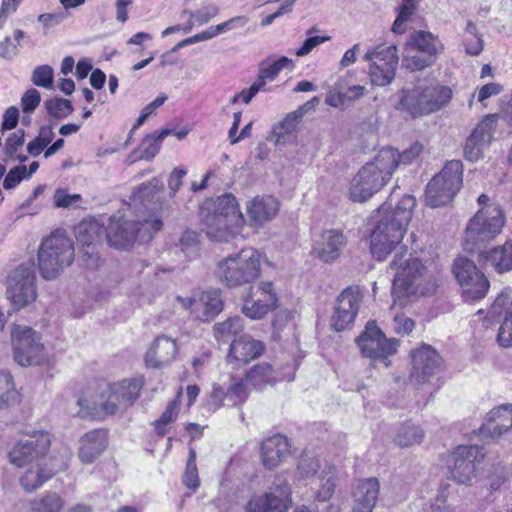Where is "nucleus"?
Instances as JSON below:
<instances>
[{
  "mask_svg": "<svg viewBox=\"0 0 512 512\" xmlns=\"http://www.w3.org/2000/svg\"><path fill=\"white\" fill-rule=\"evenodd\" d=\"M418 9V5L402 1L398 8L397 17L392 25V31L396 34H402L406 30L405 23L411 20V17Z\"/></svg>",
  "mask_w": 512,
  "mask_h": 512,
  "instance_id": "8fccbe9b",
  "label": "nucleus"
},
{
  "mask_svg": "<svg viewBox=\"0 0 512 512\" xmlns=\"http://www.w3.org/2000/svg\"><path fill=\"white\" fill-rule=\"evenodd\" d=\"M163 222L157 217L128 220L125 217H111L109 225L104 228V235L110 246L125 249L136 239L145 240L152 233L160 231Z\"/></svg>",
  "mask_w": 512,
  "mask_h": 512,
  "instance_id": "39448f33",
  "label": "nucleus"
},
{
  "mask_svg": "<svg viewBox=\"0 0 512 512\" xmlns=\"http://www.w3.org/2000/svg\"><path fill=\"white\" fill-rule=\"evenodd\" d=\"M198 244L197 235L192 231H185L179 241L181 250L187 255L197 252Z\"/></svg>",
  "mask_w": 512,
  "mask_h": 512,
  "instance_id": "774afa93",
  "label": "nucleus"
},
{
  "mask_svg": "<svg viewBox=\"0 0 512 512\" xmlns=\"http://www.w3.org/2000/svg\"><path fill=\"white\" fill-rule=\"evenodd\" d=\"M483 457L481 448L476 445L458 446L447 459L451 478L458 484L470 483L475 473V463Z\"/></svg>",
  "mask_w": 512,
  "mask_h": 512,
  "instance_id": "4468645a",
  "label": "nucleus"
},
{
  "mask_svg": "<svg viewBox=\"0 0 512 512\" xmlns=\"http://www.w3.org/2000/svg\"><path fill=\"white\" fill-rule=\"evenodd\" d=\"M380 483L375 477L359 480L353 492V512H372L379 496Z\"/></svg>",
  "mask_w": 512,
  "mask_h": 512,
  "instance_id": "a878e982",
  "label": "nucleus"
},
{
  "mask_svg": "<svg viewBox=\"0 0 512 512\" xmlns=\"http://www.w3.org/2000/svg\"><path fill=\"white\" fill-rule=\"evenodd\" d=\"M511 289H505L494 300L489 314L491 317L501 316L504 313V319L500 325L497 341L502 347L512 346V298Z\"/></svg>",
  "mask_w": 512,
  "mask_h": 512,
  "instance_id": "aec40b11",
  "label": "nucleus"
},
{
  "mask_svg": "<svg viewBox=\"0 0 512 512\" xmlns=\"http://www.w3.org/2000/svg\"><path fill=\"white\" fill-rule=\"evenodd\" d=\"M357 344L364 357L374 363H382L387 368L390 365L388 358L396 353L399 343L394 338H386L375 324L368 323L365 331L357 338Z\"/></svg>",
  "mask_w": 512,
  "mask_h": 512,
  "instance_id": "f8f14e48",
  "label": "nucleus"
},
{
  "mask_svg": "<svg viewBox=\"0 0 512 512\" xmlns=\"http://www.w3.org/2000/svg\"><path fill=\"white\" fill-rule=\"evenodd\" d=\"M407 46L409 50H414L417 53L426 54L436 59L444 49L437 36L422 30L414 31L410 35Z\"/></svg>",
  "mask_w": 512,
  "mask_h": 512,
  "instance_id": "473e14b6",
  "label": "nucleus"
},
{
  "mask_svg": "<svg viewBox=\"0 0 512 512\" xmlns=\"http://www.w3.org/2000/svg\"><path fill=\"white\" fill-rule=\"evenodd\" d=\"M142 382L140 380H124L113 386L117 393L122 407L125 409L132 406L140 395Z\"/></svg>",
  "mask_w": 512,
  "mask_h": 512,
  "instance_id": "ea45409f",
  "label": "nucleus"
},
{
  "mask_svg": "<svg viewBox=\"0 0 512 512\" xmlns=\"http://www.w3.org/2000/svg\"><path fill=\"white\" fill-rule=\"evenodd\" d=\"M298 471L303 478L314 476L320 468L319 461L313 457L302 455L298 463Z\"/></svg>",
  "mask_w": 512,
  "mask_h": 512,
  "instance_id": "e2e57ef3",
  "label": "nucleus"
},
{
  "mask_svg": "<svg viewBox=\"0 0 512 512\" xmlns=\"http://www.w3.org/2000/svg\"><path fill=\"white\" fill-rule=\"evenodd\" d=\"M73 241L64 233L56 232L47 237L39 248L38 266L46 280L55 279L74 260Z\"/></svg>",
  "mask_w": 512,
  "mask_h": 512,
  "instance_id": "423d86ee",
  "label": "nucleus"
},
{
  "mask_svg": "<svg viewBox=\"0 0 512 512\" xmlns=\"http://www.w3.org/2000/svg\"><path fill=\"white\" fill-rule=\"evenodd\" d=\"M27 167L25 165H18L12 168L3 181V188L10 190L15 188L24 178H26Z\"/></svg>",
  "mask_w": 512,
  "mask_h": 512,
  "instance_id": "680f3d73",
  "label": "nucleus"
},
{
  "mask_svg": "<svg viewBox=\"0 0 512 512\" xmlns=\"http://www.w3.org/2000/svg\"><path fill=\"white\" fill-rule=\"evenodd\" d=\"M290 454V443L286 436L275 434L261 443V459L265 468H276Z\"/></svg>",
  "mask_w": 512,
  "mask_h": 512,
  "instance_id": "b1692460",
  "label": "nucleus"
},
{
  "mask_svg": "<svg viewBox=\"0 0 512 512\" xmlns=\"http://www.w3.org/2000/svg\"><path fill=\"white\" fill-rule=\"evenodd\" d=\"M396 158L397 154L392 147L381 149L353 177L349 188L350 199L354 202H365L379 192L394 173Z\"/></svg>",
  "mask_w": 512,
  "mask_h": 512,
  "instance_id": "f03ea898",
  "label": "nucleus"
},
{
  "mask_svg": "<svg viewBox=\"0 0 512 512\" xmlns=\"http://www.w3.org/2000/svg\"><path fill=\"white\" fill-rule=\"evenodd\" d=\"M177 353L176 342L164 335L158 336L147 351L145 362L147 366L158 368L170 363Z\"/></svg>",
  "mask_w": 512,
  "mask_h": 512,
  "instance_id": "c756f323",
  "label": "nucleus"
},
{
  "mask_svg": "<svg viewBox=\"0 0 512 512\" xmlns=\"http://www.w3.org/2000/svg\"><path fill=\"white\" fill-rule=\"evenodd\" d=\"M424 432L411 422L402 423L396 430L394 442L400 447H409L420 444L423 440Z\"/></svg>",
  "mask_w": 512,
  "mask_h": 512,
  "instance_id": "58836bf2",
  "label": "nucleus"
},
{
  "mask_svg": "<svg viewBox=\"0 0 512 512\" xmlns=\"http://www.w3.org/2000/svg\"><path fill=\"white\" fill-rule=\"evenodd\" d=\"M203 231L209 239L228 242L240 234L243 222L201 211Z\"/></svg>",
  "mask_w": 512,
  "mask_h": 512,
  "instance_id": "6ab92c4d",
  "label": "nucleus"
},
{
  "mask_svg": "<svg viewBox=\"0 0 512 512\" xmlns=\"http://www.w3.org/2000/svg\"><path fill=\"white\" fill-rule=\"evenodd\" d=\"M24 130L19 129L9 135L5 141L3 152L8 158H13L20 147L24 144Z\"/></svg>",
  "mask_w": 512,
  "mask_h": 512,
  "instance_id": "13d9d810",
  "label": "nucleus"
},
{
  "mask_svg": "<svg viewBox=\"0 0 512 512\" xmlns=\"http://www.w3.org/2000/svg\"><path fill=\"white\" fill-rule=\"evenodd\" d=\"M184 305H189L202 322L212 321L223 310L221 292L218 289L204 291L198 299L189 298Z\"/></svg>",
  "mask_w": 512,
  "mask_h": 512,
  "instance_id": "5701e85b",
  "label": "nucleus"
},
{
  "mask_svg": "<svg viewBox=\"0 0 512 512\" xmlns=\"http://www.w3.org/2000/svg\"><path fill=\"white\" fill-rule=\"evenodd\" d=\"M80 200V194H68L64 189H57L54 194L55 206L59 208L75 206Z\"/></svg>",
  "mask_w": 512,
  "mask_h": 512,
  "instance_id": "0e129e2a",
  "label": "nucleus"
},
{
  "mask_svg": "<svg viewBox=\"0 0 512 512\" xmlns=\"http://www.w3.org/2000/svg\"><path fill=\"white\" fill-rule=\"evenodd\" d=\"M182 481L183 484L192 491H196L200 486L198 469L196 465V451L194 448L189 449V457L186 463Z\"/></svg>",
  "mask_w": 512,
  "mask_h": 512,
  "instance_id": "de8ad7c7",
  "label": "nucleus"
},
{
  "mask_svg": "<svg viewBox=\"0 0 512 512\" xmlns=\"http://www.w3.org/2000/svg\"><path fill=\"white\" fill-rule=\"evenodd\" d=\"M68 451L65 450L60 457L49 456V461L38 463L36 469H28L20 478V483L26 491H34L52 478L57 472L66 469Z\"/></svg>",
  "mask_w": 512,
  "mask_h": 512,
  "instance_id": "dca6fc26",
  "label": "nucleus"
},
{
  "mask_svg": "<svg viewBox=\"0 0 512 512\" xmlns=\"http://www.w3.org/2000/svg\"><path fill=\"white\" fill-rule=\"evenodd\" d=\"M182 14H188L190 18H194L199 25H204L219 14V7L216 4H209L195 12L184 10Z\"/></svg>",
  "mask_w": 512,
  "mask_h": 512,
  "instance_id": "4d7b16f0",
  "label": "nucleus"
},
{
  "mask_svg": "<svg viewBox=\"0 0 512 512\" xmlns=\"http://www.w3.org/2000/svg\"><path fill=\"white\" fill-rule=\"evenodd\" d=\"M303 116L301 109L289 113L279 124L273 127L272 133L275 137V142L279 144L281 141H285L287 135L292 134L297 127L300 119Z\"/></svg>",
  "mask_w": 512,
  "mask_h": 512,
  "instance_id": "37998d69",
  "label": "nucleus"
},
{
  "mask_svg": "<svg viewBox=\"0 0 512 512\" xmlns=\"http://www.w3.org/2000/svg\"><path fill=\"white\" fill-rule=\"evenodd\" d=\"M225 390L220 385H214L213 390L207 401L209 410H216L221 406H227Z\"/></svg>",
  "mask_w": 512,
  "mask_h": 512,
  "instance_id": "69168bd1",
  "label": "nucleus"
},
{
  "mask_svg": "<svg viewBox=\"0 0 512 512\" xmlns=\"http://www.w3.org/2000/svg\"><path fill=\"white\" fill-rule=\"evenodd\" d=\"M213 329L218 341H227L228 338L242 331L243 321L239 316L230 317L223 322L216 323Z\"/></svg>",
  "mask_w": 512,
  "mask_h": 512,
  "instance_id": "49530a36",
  "label": "nucleus"
},
{
  "mask_svg": "<svg viewBox=\"0 0 512 512\" xmlns=\"http://www.w3.org/2000/svg\"><path fill=\"white\" fill-rule=\"evenodd\" d=\"M453 273L458 280L463 293H473L467 280L473 278L476 274L482 273L473 261L466 257H458L453 264Z\"/></svg>",
  "mask_w": 512,
  "mask_h": 512,
  "instance_id": "4c0bfd02",
  "label": "nucleus"
},
{
  "mask_svg": "<svg viewBox=\"0 0 512 512\" xmlns=\"http://www.w3.org/2000/svg\"><path fill=\"white\" fill-rule=\"evenodd\" d=\"M452 91L446 86L418 84L400 92L397 110L407 112L413 118L438 111L451 99Z\"/></svg>",
  "mask_w": 512,
  "mask_h": 512,
  "instance_id": "20e7f679",
  "label": "nucleus"
},
{
  "mask_svg": "<svg viewBox=\"0 0 512 512\" xmlns=\"http://www.w3.org/2000/svg\"><path fill=\"white\" fill-rule=\"evenodd\" d=\"M63 500L56 493H48L32 503V512H60Z\"/></svg>",
  "mask_w": 512,
  "mask_h": 512,
  "instance_id": "3c124183",
  "label": "nucleus"
},
{
  "mask_svg": "<svg viewBox=\"0 0 512 512\" xmlns=\"http://www.w3.org/2000/svg\"><path fill=\"white\" fill-rule=\"evenodd\" d=\"M201 211L223 216L228 219L243 222L237 199L231 193L223 194L215 199L205 201Z\"/></svg>",
  "mask_w": 512,
  "mask_h": 512,
  "instance_id": "7c9ffc66",
  "label": "nucleus"
},
{
  "mask_svg": "<svg viewBox=\"0 0 512 512\" xmlns=\"http://www.w3.org/2000/svg\"><path fill=\"white\" fill-rule=\"evenodd\" d=\"M363 59L371 62L369 76L372 84L386 86L395 78L399 62L398 50L395 45H378L369 49Z\"/></svg>",
  "mask_w": 512,
  "mask_h": 512,
  "instance_id": "9b49d317",
  "label": "nucleus"
},
{
  "mask_svg": "<svg viewBox=\"0 0 512 512\" xmlns=\"http://www.w3.org/2000/svg\"><path fill=\"white\" fill-rule=\"evenodd\" d=\"M347 239L338 229L325 230L314 244V253L325 263L335 261L341 254Z\"/></svg>",
  "mask_w": 512,
  "mask_h": 512,
  "instance_id": "4be33fe9",
  "label": "nucleus"
},
{
  "mask_svg": "<svg viewBox=\"0 0 512 512\" xmlns=\"http://www.w3.org/2000/svg\"><path fill=\"white\" fill-rule=\"evenodd\" d=\"M392 150L397 154L395 169L399 164H410L414 159H416L423 150L422 144L419 142L413 143L408 149L404 150L402 153H399L398 150L392 148Z\"/></svg>",
  "mask_w": 512,
  "mask_h": 512,
  "instance_id": "bf43d9fd",
  "label": "nucleus"
},
{
  "mask_svg": "<svg viewBox=\"0 0 512 512\" xmlns=\"http://www.w3.org/2000/svg\"><path fill=\"white\" fill-rule=\"evenodd\" d=\"M336 475L337 470L334 466H329L322 471L320 479L321 486L315 494V497L318 501H328L332 497L336 487Z\"/></svg>",
  "mask_w": 512,
  "mask_h": 512,
  "instance_id": "a18cd8bd",
  "label": "nucleus"
},
{
  "mask_svg": "<svg viewBox=\"0 0 512 512\" xmlns=\"http://www.w3.org/2000/svg\"><path fill=\"white\" fill-rule=\"evenodd\" d=\"M436 61V58H433L431 56H428L426 54L417 53L404 57L405 65L408 69H411L413 71H420L423 70L431 65H433Z\"/></svg>",
  "mask_w": 512,
  "mask_h": 512,
  "instance_id": "6e6d98bb",
  "label": "nucleus"
},
{
  "mask_svg": "<svg viewBox=\"0 0 512 512\" xmlns=\"http://www.w3.org/2000/svg\"><path fill=\"white\" fill-rule=\"evenodd\" d=\"M287 501L274 493L253 496L245 506V512H287Z\"/></svg>",
  "mask_w": 512,
  "mask_h": 512,
  "instance_id": "72a5a7b5",
  "label": "nucleus"
},
{
  "mask_svg": "<svg viewBox=\"0 0 512 512\" xmlns=\"http://www.w3.org/2000/svg\"><path fill=\"white\" fill-rule=\"evenodd\" d=\"M50 436L45 431H37L27 439L20 440L9 452V459L17 467L49 461L46 454L50 448Z\"/></svg>",
  "mask_w": 512,
  "mask_h": 512,
  "instance_id": "ddd939ff",
  "label": "nucleus"
},
{
  "mask_svg": "<svg viewBox=\"0 0 512 512\" xmlns=\"http://www.w3.org/2000/svg\"><path fill=\"white\" fill-rule=\"evenodd\" d=\"M35 279L33 261L20 264L11 273L6 293L15 308L21 309L35 301L37 297Z\"/></svg>",
  "mask_w": 512,
  "mask_h": 512,
  "instance_id": "9d476101",
  "label": "nucleus"
},
{
  "mask_svg": "<svg viewBox=\"0 0 512 512\" xmlns=\"http://www.w3.org/2000/svg\"><path fill=\"white\" fill-rule=\"evenodd\" d=\"M173 129H162L147 135L141 141L139 148L134 151L140 152L139 158L151 161L159 153L163 140L171 135Z\"/></svg>",
  "mask_w": 512,
  "mask_h": 512,
  "instance_id": "c9c22d12",
  "label": "nucleus"
},
{
  "mask_svg": "<svg viewBox=\"0 0 512 512\" xmlns=\"http://www.w3.org/2000/svg\"><path fill=\"white\" fill-rule=\"evenodd\" d=\"M14 360L21 366L39 365L45 359L44 345L39 333L26 325L11 328Z\"/></svg>",
  "mask_w": 512,
  "mask_h": 512,
  "instance_id": "1a4fd4ad",
  "label": "nucleus"
},
{
  "mask_svg": "<svg viewBox=\"0 0 512 512\" xmlns=\"http://www.w3.org/2000/svg\"><path fill=\"white\" fill-rule=\"evenodd\" d=\"M504 226V214L499 206L481 208L468 222L463 246L466 251H481V245L493 240Z\"/></svg>",
  "mask_w": 512,
  "mask_h": 512,
  "instance_id": "0eeeda50",
  "label": "nucleus"
},
{
  "mask_svg": "<svg viewBox=\"0 0 512 512\" xmlns=\"http://www.w3.org/2000/svg\"><path fill=\"white\" fill-rule=\"evenodd\" d=\"M479 260L489 264L498 273L512 270V241L496 246L488 251H479Z\"/></svg>",
  "mask_w": 512,
  "mask_h": 512,
  "instance_id": "2f4dec72",
  "label": "nucleus"
},
{
  "mask_svg": "<svg viewBox=\"0 0 512 512\" xmlns=\"http://www.w3.org/2000/svg\"><path fill=\"white\" fill-rule=\"evenodd\" d=\"M276 380L272 366L266 362L256 364L245 373L246 384L255 389H262L265 384H271Z\"/></svg>",
  "mask_w": 512,
  "mask_h": 512,
  "instance_id": "e433bc0d",
  "label": "nucleus"
},
{
  "mask_svg": "<svg viewBox=\"0 0 512 512\" xmlns=\"http://www.w3.org/2000/svg\"><path fill=\"white\" fill-rule=\"evenodd\" d=\"M107 447V432L94 429L79 439L78 456L83 463L90 464L98 458Z\"/></svg>",
  "mask_w": 512,
  "mask_h": 512,
  "instance_id": "bb28decb",
  "label": "nucleus"
},
{
  "mask_svg": "<svg viewBox=\"0 0 512 512\" xmlns=\"http://www.w3.org/2000/svg\"><path fill=\"white\" fill-rule=\"evenodd\" d=\"M467 284H469L473 293H463L466 301H475L484 298L490 286L489 281L483 273L476 274L473 278L467 280Z\"/></svg>",
  "mask_w": 512,
  "mask_h": 512,
  "instance_id": "09e8293b",
  "label": "nucleus"
},
{
  "mask_svg": "<svg viewBox=\"0 0 512 512\" xmlns=\"http://www.w3.org/2000/svg\"><path fill=\"white\" fill-rule=\"evenodd\" d=\"M331 39L330 36H312L308 37L302 44V46L296 51L298 57L308 55L315 47L325 43Z\"/></svg>",
  "mask_w": 512,
  "mask_h": 512,
  "instance_id": "338daca9",
  "label": "nucleus"
},
{
  "mask_svg": "<svg viewBox=\"0 0 512 512\" xmlns=\"http://www.w3.org/2000/svg\"><path fill=\"white\" fill-rule=\"evenodd\" d=\"M278 209V201L273 196L256 197L247 206L249 217L258 224L271 220Z\"/></svg>",
  "mask_w": 512,
  "mask_h": 512,
  "instance_id": "f704fd0d",
  "label": "nucleus"
},
{
  "mask_svg": "<svg viewBox=\"0 0 512 512\" xmlns=\"http://www.w3.org/2000/svg\"><path fill=\"white\" fill-rule=\"evenodd\" d=\"M362 298L363 295L357 285L349 286L340 293L331 317V326L335 331L340 332L352 327Z\"/></svg>",
  "mask_w": 512,
  "mask_h": 512,
  "instance_id": "2eb2a0df",
  "label": "nucleus"
},
{
  "mask_svg": "<svg viewBox=\"0 0 512 512\" xmlns=\"http://www.w3.org/2000/svg\"><path fill=\"white\" fill-rule=\"evenodd\" d=\"M264 352L262 342L252 339L247 335L234 339L230 345L228 362L235 368L236 365L247 364Z\"/></svg>",
  "mask_w": 512,
  "mask_h": 512,
  "instance_id": "393cba45",
  "label": "nucleus"
},
{
  "mask_svg": "<svg viewBox=\"0 0 512 512\" xmlns=\"http://www.w3.org/2000/svg\"><path fill=\"white\" fill-rule=\"evenodd\" d=\"M292 60L286 56L280 57L278 60L270 62L268 59L260 63L259 74L262 78H267L269 81H273L280 71L286 67Z\"/></svg>",
  "mask_w": 512,
  "mask_h": 512,
  "instance_id": "603ef678",
  "label": "nucleus"
},
{
  "mask_svg": "<svg viewBox=\"0 0 512 512\" xmlns=\"http://www.w3.org/2000/svg\"><path fill=\"white\" fill-rule=\"evenodd\" d=\"M40 101V92L35 88L28 89L21 98L22 111L27 114L33 113L40 104Z\"/></svg>",
  "mask_w": 512,
  "mask_h": 512,
  "instance_id": "052dcab7",
  "label": "nucleus"
},
{
  "mask_svg": "<svg viewBox=\"0 0 512 512\" xmlns=\"http://www.w3.org/2000/svg\"><path fill=\"white\" fill-rule=\"evenodd\" d=\"M77 405L80 410L76 413L80 417L96 416V415H113L120 410H124L120 403L119 397L113 387L109 390L108 395L101 396L99 402H93L92 406L89 405L86 399H78Z\"/></svg>",
  "mask_w": 512,
  "mask_h": 512,
  "instance_id": "cd10ccee",
  "label": "nucleus"
},
{
  "mask_svg": "<svg viewBox=\"0 0 512 512\" xmlns=\"http://www.w3.org/2000/svg\"><path fill=\"white\" fill-rule=\"evenodd\" d=\"M248 384L244 379L231 384L225 391L227 406H236L243 403L247 397L246 387Z\"/></svg>",
  "mask_w": 512,
  "mask_h": 512,
  "instance_id": "864d4df0",
  "label": "nucleus"
},
{
  "mask_svg": "<svg viewBox=\"0 0 512 512\" xmlns=\"http://www.w3.org/2000/svg\"><path fill=\"white\" fill-rule=\"evenodd\" d=\"M463 164L451 160L428 183L425 191L426 204L440 207L448 204L460 191L463 184Z\"/></svg>",
  "mask_w": 512,
  "mask_h": 512,
  "instance_id": "6e6552de",
  "label": "nucleus"
},
{
  "mask_svg": "<svg viewBox=\"0 0 512 512\" xmlns=\"http://www.w3.org/2000/svg\"><path fill=\"white\" fill-rule=\"evenodd\" d=\"M104 235V227L96 222H81L75 228V237L77 242L86 249L84 255L88 257L91 264H96L98 257L95 253V246Z\"/></svg>",
  "mask_w": 512,
  "mask_h": 512,
  "instance_id": "c85d7f7f",
  "label": "nucleus"
},
{
  "mask_svg": "<svg viewBox=\"0 0 512 512\" xmlns=\"http://www.w3.org/2000/svg\"><path fill=\"white\" fill-rule=\"evenodd\" d=\"M392 194L378 209V219L371 233L370 250L375 259L384 260L396 250L390 269L395 271L393 289L422 296L433 294L437 288L435 278L427 273L426 268L417 258L404 259L407 247L401 245L407 226L412 218L416 200L411 195H404L392 208Z\"/></svg>",
  "mask_w": 512,
  "mask_h": 512,
  "instance_id": "f257e3e1",
  "label": "nucleus"
},
{
  "mask_svg": "<svg viewBox=\"0 0 512 512\" xmlns=\"http://www.w3.org/2000/svg\"><path fill=\"white\" fill-rule=\"evenodd\" d=\"M19 401V393L14 387L13 377L6 370L0 371V409L8 408Z\"/></svg>",
  "mask_w": 512,
  "mask_h": 512,
  "instance_id": "a19ab883",
  "label": "nucleus"
},
{
  "mask_svg": "<svg viewBox=\"0 0 512 512\" xmlns=\"http://www.w3.org/2000/svg\"><path fill=\"white\" fill-rule=\"evenodd\" d=\"M442 358L430 345H422L412 353L411 377L424 383L441 370Z\"/></svg>",
  "mask_w": 512,
  "mask_h": 512,
  "instance_id": "a211bd4d",
  "label": "nucleus"
},
{
  "mask_svg": "<svg viewBox=\"0 0 512 512\" xmlns=\"http://www.w3.org/2000/svg\"><path fill=\"white\" fill-rule=\"evenodd\" d=\"M45 109L51 118L62 120L74 111L70 100L61 97H52L44 102Z\"/></svg>",
  "mask_w": 512,
  "mask_h": 512,
  "instance_id": "c03bdc74",
  "label": "nucleus"
},
{
  "mask_svg": "<svg viewBox=\"0 0 512 512\" xmlns=\"http://www.w3.org/2000/svg\"><path fill=\"white\" fill-rule=\"evenodd\" d=\"M496 126V116L487 115L467 138L464 146V156L469 161H477L483 155V150L493 139Z\"/></svg>",
  "mask_w": 512,
  "mask_h": 512,
  "instance_id": "f3484780",
  "label": "nucleus"
},
{
  "mask_svg": "<svg viewBox=\"0 0 512 512\" xmlns=\"http://www.w3.org/2000/svg\"><path fill=\"white\" fill-rule=\"evenodd\" d=\"M54 71L50 65L37 66L31 77V81L38 87L50 89L53 84Z\"/></svg>",
  "mask_w": 512,
  "mask_h": 512,
  "instance_id": "5fc2aeb1",
  "label": "nucleus"
},
{
  "mask_svg": "<svg viewBox=\"0 0 512 512\" xmlns=\"http://www.w3.org/2000/svg\"><path fill=\"white\" fill-rule=\"evenodd\" d=\"M512 428V404H502L492 409L480 427L483 438L498 439Z\"/></svg>",
  "mask_w": 512,
  "mask_h": 512,
  "instance_id": "412c9836",
  "label": "nucleus"
},
{
  "mask_svg": "<svg viewBox=\"0 0 512 512\" xmlns=\"http://www.w3.org/2000/svg\"><path fill=\"white\" fill-rule=\"evenodd\" d=\"M277 297L268 295L266 304H261L254 297L246 299L242 311L251 319H261L264 317L272 308L276 306Z\"/></svg>",
  "mask_w": 512,
  "mask_h": 512,
  "instance_id": "79ce46f5",
  "label": "nucleus"
},
{
  "mask_svg": "<svg viewBox=\"0 0 512 512\" xmlns=\"http://www.w3.org/2000/svg\"><path fill=\"white\" fill-rule=\"evenodd\" d=\"M260 271V253L247 247L221 259L215 273L223 285L233 288L253 282L259 277Z\"/></svg>",
  "mask_w": 512,
  "mask_h": 512,
  "instance_id": "7ed1b4c3",
  "label": "nucleus"
}]
</instances>
